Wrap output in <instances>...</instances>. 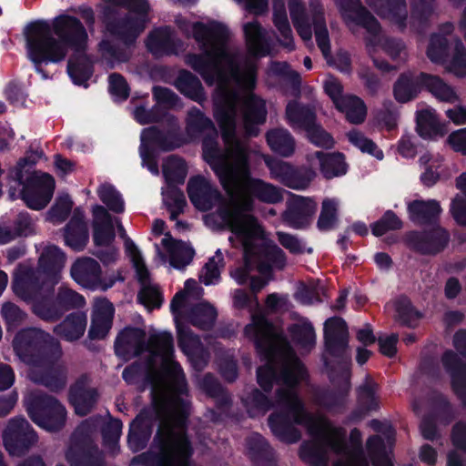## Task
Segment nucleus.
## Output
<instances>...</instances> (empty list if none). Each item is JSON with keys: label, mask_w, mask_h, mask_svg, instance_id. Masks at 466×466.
Instances as JSON below:
<instances>
[{"label": "nucleus", "mask_w": 466, "mask_h": 466, "mask_svg": "<svg viewBox=\"0 0 466 466\" xmlns=\"http://www.w3.org/2000/svg\"><path fill=\"white\" fill-rule=\"evenodd\" d=\"M148 345L153 350L152 353L161 358L166 373L186 385L185 374L181 365L174 360L175 349L174 338L171 332L162 331L151 334L148 339Z\"/></svg>", "instance_id": "412c9836"}, {"label": "nucleus", "mask_w": 466, "mask_h": 466, "mask_svg": "<svg viewBox=\"0 0 466 466\" xmlns=\"http://www.w3.org/2000/svg\"><path fill=\"white\" fill-rule=\"evenodd\" d=\"M3 441L9 454L22 456L37 441V435L25 418L15 417L9 420Z\"/></svg>", "instance_id": "a211bd4d"}, {"label": "nucleus", "mask_w": 466, "mask_h": 466, "mask_svg": "<svg viewBox=\"0 0 466 466\" xmlns=\"http://www.w3.org/2000/svg\"><path fill=\"white\" fill-rule=\"evenodd\" d=\"M266 140L270 149L281 157H289L295 151V139L289 131L285 128H275L268 131Z\"/></svg>", "instance_id": "c03bdc74"}, {"label": "nucleus", "mask_w": 466, "mask_h": 466, "mask_svg": "<svg viewBox=\"0 0 466 466\" xmlns=\"http://www.w3.org/2000/svg\"><path fill=\"white\" fill-rule=\"evenodd\" d=\"M319 421V430L311 432L308 426H305L309 433L316 439L311 441H304L299 450V456L304 462L310 466H327L328 449L339 453L344 448L341 440L345 431L339 427H333L330 422L323 417H315Z\"/></svg>", "instance_id": "9d476101"}, {"label": "nucleus", "mask_w": 466, "mask_h": 466, "mask_svg": "<svg viewBox=\"0 0 466 466\" xmlns=\"http://www.w3.org/2000/svg\"><path fill=\"white\" fill-rule=\"evenodd\" d=\"M334 389H326L316 393V402L329 412H341L350 390V372L329 371Z\"/></svg>", "instance_id": "aec40b11"}, {"label": "nucleus", "mask_w": 466, "mask_h": 466, "mask_svg": "<svg viewBox=\"0 0 466 466\" xmlns=\"http://www.w3.org/2000/svg\"><path fill=\"white\" fill-rule=\"evenodd\" d=\"M229 154L232 163H228L219 153L217 142L212 138H205L203 141V154L209 164L220 185L227 192L231 191L238 178V172L242 165L238 160V154H242L246 159L249 157L248 147L236 137Z\"/></svg>", "instance_id": "9b49d317"}, {"label": "nucleus", "mask_w": 466, "mask_h": 466, "mask_svg": "<svg viewBox=\"0 0 466 466\" xmlns=\"http://www.w3.org/2000/svg\"><path fill=\"white\" fill-rule=\"evenodd\" d=\"M266 164L272 178L295 190L307 188L316 177V172L305 166L295 167L279 159L266 160Z\"/></svg>", "instance_id": "6ab92c4d"}, {"label": "nucleus", "mask_w": 466, "mask_h": 466, "mask_svg": "<svg viewBox=\"0 0 466 466\" xmlns=\"http://www.w3.org/2000/svg\"><path fill=\"white\" fill-rule=\"evenodd\" d=\"M141 142L159 151L171 152L188 144L190 140L181 130L177 119L170 116L167 128H160L157 126L144 128L141 133Z\"/></svg>", "instance_id": "dca6fc26"}, {"label": "nucleus", "mask_w": 466, "mask_h": 466, "mask_svg": "<svg viewBox=\"0 0 466 466\" xmlns=\"http://www.w3.org/2000/svg\"><path fill=\"white\" fill-rule=\"evenodd\" d=\"M25 48L35 71L47 78L43 65L59 64L66 58L68 49L83 52L87 49L88 35L83 23L76 16L61 14L46 20L29 23L25 30Z\"/></svg>", "instance_id": "f257e3e1"}, {"label": "nucleus", "mask_w": 466, "mask_h": 466, "mask_svg": "<svg viewBox=\"0 0 466 466\" xmlns=\"http://www.w3.org/2000/svg\"><path fill=\"white\" fill-rule=\"evenodd\" d=\"M267 394L254 388L242 399V403L250 418L265 415L273 408L277 410L276 400H272Z\"/></svg>", "instance_id": "37998d69"}, {"label": "nucleus", "mask_w": 466, "mask_h": 466, "mask_svg": "<svg viewBox=\"0 0 466 466\" xmlns=\"http://www.w3.org/2000/svg\"><path fill=\"white\" fill-rule=\"evenodd\" d=\"M13 291L24 300H32L42 292L53 293L48 284L38 270L27 268L15 273L12 282Z\"/></svg>", "instance_id": "5701e85b"}, {"label": "nucleus", "mask_w": 466, "mask_h": 466, "mask_svg": "<svg viewBox=\"0 0 466 466\" xmlns=\"http://www.w3.org/2000/svg\"><path fill=\"white\" fill-rule=\"evenodd\" d=\"M54 293L55 291L51 294L42 292L41 297L33 305L34 313L41 319L49 322H55L64 315Z\"/></svg>", "instance_id": "49530a36"}, {"label": "nucleus", "mask_w": 466, "mask_h": 466, "mask_svg": "<svg viewBox=\"0 0 466 466\" xmlns=\"http://www.w3.org/2000/svg\"><path fill=\"white\" fill-rule=\"evenodd\" d=\"M286 116L292 127L305 132L317 123L315 108L310 105H305L296 100L288 103Z\"/></svg>", "instance_id": "58836bf2"}, {"label": "nucleus", "mask_w": 466, "mask_h": 466, "mask_svg": "<svg viewBox=\"0 0 466 466\" xmlns=\"http://www.w3.org/2000/svg\"><path fill=\"white\" fill-rule=\"evenodd\" d=\"M451 234L441 224L430 226L420 230H410L403 236L404 245L421 256H437L449 246Z\"/></svg>", "instance_id": "4468645a"}, {"label": "nucleus", "mask_w": 466, "mask_h": 466, "mask_svg": "<svg viewBox=\"0 0 466 466\" xmlns=\"http://www.w3.org/2000/svg\"><path fill=\"white\" fill-rule=\"evenodd\" d=\"M429 59L436 64H443L449 57V41L440 34H432L426 51Z\"/></svg>", "instance_id": "0e129e2a"}, {"label": "nucleus", "mask_w": 466, "mask_h": 466, "mask_svg": "<svg viewBox=\"0 0 466 466\" xmlns=\"http://www.w3.org/2000/svg\"><path fill=\"white\" fill-rule=\"evenodd\" d=\"M66 71L75 85L88 87L87 82L94 74V65L86 51L73 52L67 61Z\"/></svg>", "instance_id": "f704fd0d"}, {"label": "nucleus", "mask_w": 466, "mask_h": 466, "mask_svg": "<svg viewBox=\"0 0 466 466\" xmlns=\"http://www.w3.org/2000/svg\"><path fill=\"white\" fill-rule=\"evenodd\" d=\"M163 247L169 252L171 256L170 263L175 268H179V265L177 264V257L185 252L187 258H183L179 259L180 265L188 264L193 258L194 250L192 248H187L186 243L181 239L173 238L170 232H167L165 234V238L161 241Z\"/></svg>", "instance_id": "052dcab7"}, {"label": "nucleus", "mask_w": 466, "mask_h": 466, "mask_svg": "<svg viewBox=\"0 0 466 466\" xmlns=\"http://www.w3.org/2000/svg\"><path fill=\"white\" fill-rule=\"evenodd\" d=\"M192 29L194 39L201 46L205 54L188 55L187 63L208 84H212L214 74L219 70L220 63L230 57L227 48L230 38L229 29L225 24L216 20L208 24L196 22Z\"/></svg>", "instance_id": "39448f33"}, {"label": "nucleus", "mask_w": 466, "mask_h": 466, "mask_svg": "<svg viewBox=\"0 0 466 466\" xmlns=\"http://www.w3.org/2000/svg\"><path fill=\"white\" fill-rule=\"evenodd\" d=\"M279 372V387L276 390L277 410L268 418L273 435L285 443H296L301 439L297 425L308 426L309 431H319V421L309 413L297 391L301 381L308 380L309 373L304 363L297 357L285 361Z\"/></svg>", "instance_id": "f03ea898"}, {"label": "nucleus", "mask_w": 466, "mask_h": 466, "mask_svg": "<svg viewBox=\"0 0 466 466\" xmlns=\"http://www.w3.org/2000/svg\"><path fill=\"white\" fill-rule=\"evenodd\" d=\"M89 233L87 226L66 225L64 228L65 244L74 251H82L88 243Z\"/></svg>", "instance_id": "e2e57ef3"}, {"label": "nucleus", "mask_w": 466, "mask_h": 466, "mask_svg": "<svg viewBox=\"0 0 466 466\" xmlns=\"http://www.w3.org/2000/svg\"><path fill=\"white\" fill-rule=\"evenodd\" d=\"M416 131L424 139L443 137L446 134L444 126L439 121L436 114L429 109L417 111Z\"/></svg>", "instance_id": "79ce46f5"}, {"label": "nucleus", "mask_w": 466, "mask_h": 466, "mask_svg": "<svg viewBox=\"0 0 466 466\" xmlns=\"http://www.w3.org/2000/svg\"><path fill=\"white\" fill-rule=\"evenodd\" d=\"M100 200L114 213L121 214L125 211V202L121 194L111 184H103L97 190Z\"/></svg>", "instance_id": "338daca9"}, {"label": "nucleus", "mask_w": 466, "mask_h": 466, "mask_svg": "<svg viewBox=\"0 0 466 466\" xmlns=\"http://www.w3.org/2000/svg\"><path fill=\"white\" fill-rule=\"evenodd\" d=\"M333 2L344 22L361 26L373 35L380 33L381 26L378 19L360 0H333Z\"/></svg>", "instance_id": "4be33fe9"}, {"label": "nucleus", "mask_w": 466, "mask_h": 466, "mask_svg": "<svg viewBox=\"0 0 466 466\" xmlns=\"http://www.w3.org/2000/svg\"><path fill=\"white\" fill-rule=\"evenodd\" d=\"M70 273L72 279L83 288L96 290L101 286V267L92 258L76 259L71 267Z\"/></svg>", "instance_id": "2f4dec72"}, {"label": "nucleus", "mask_w": 466, "mask_h": 466, "mask_svg": "<svg viewBox=\"0 0 466 466\" xmlns=\"http://www.w3.org/2000/svg\"><path fill=\"white\" fill-rule=\"evenodd\" d=\"M70 466H104V459L99 454L96 446L89 448H70L66 454Z\"/></svg>", "instance_id": "a18cd8bd"}, {"label": "nucleus", "mask_w": 466, "mask_h": 466, "mask_svg": "<svg viewBox=\"0 0 466 466\" xmlns=\"http://www.w3.org/2000/svg\"><path fill=\"white\" fill-rule=\"evenodd\" d=\"M397 321L404 327L414 329L418 326L421 317L420 313L415 309L410 299L402 296L395 303Z\"/></svg>", "instance_id": "bf43d9fd"}, {"label": "nucleus", "mask_w": 466, "mask_h": 466, "mask_svg": "<svg viewBox=\"0 0 466 466\" xmlns=\"http://www.w3.org/2000/svg\"><path fill=\"white\" fill-rule=\"evenodd\" d=\"M335 107L344 113L346 119L351 124L360 125L365 121L367 106L364 101L355 95H347Z\"/></svg>", "instance_id": "3c124183"}, {"label": "nucleus", "mask_w": 466, "mask_h": 466, "mask_svg": "<svg viewBox=\"0 0 466 466\" xmlns=\"http://www.w3.org/2000/svg\"><path fill=\"white\" fill-rule=\"evenodd\" d=\"M435 0H411L410 18L412 24L424 29L434 11Z\"/></svg>", "instance_id": "69168bd1"}, {"label": "nucleus", "mask_w": 466, "mask_h": 466, "mask_svg": "<svg viewBox=\"0 0 466 466\" xmlns=\"http://www.w3.org/2000/svg\"><path fill=\"white\" fill-rule=\"evenodd\" d=\"M422 89L441 102L454 104L460 100L453 87L442 78L425 72L416 76L411 72L401 73L393 84L392 91L396 101L403 104L415 99Z\"/></svg>", "instance_id": "6e6552de"}, {"label": "nucleus", "mask_w": 466, "mask_h": 466, "mask_svg": "<svg viewBox=\"0 0 466 466\" xmlns=\"http://www.w3.org/2000/svg\"><path fill=\"white\" fill-rule=\"evenodd\" d=\"M115 307L111 301L103 298L96 302L88 330L90 339H104L113 325Z\"/></svg>", "instance_id": "7c9ffc66"}, {"label": "nucleus", "mask_w": 466, "mask_h": 466, "mask_svg": "<svg viewBox=\"0 0 466 466\" xmlns=\"http://www.w3.org/2000/svg\"><path fill=\"white\" fill-rule=\"evenodd\" d=\"M162 172L168 187L182 185L187 175V162L181 157L171 155L163 164Z\"/></svg>", "instance_id": "09e8293b"}, {"label": "nucleus", "mask_w": 466, "mask_h": 466, "mask_svg": "<svg viewBox=\"0 0 466 466\" xmlns=\"http://www.w3.org/2000/svg\"><path fill=\"white\" fill-rule=\"evenodd\" d=\"M441 363L451 378L452 391L466 408V362L456 352L447 350L441 356Z\"/></svg>", "instance_id": "a878e982"}, {"label": "nucleus", "mask_w": 466, "mask_h": 466, "mask_svg": "<svg viewBox=\"0 0 466 466\" xmlns=\"http://www.w3.org/2000/svg\"><path fill=\"white\" fill-rule=\"evenodd\" d=\"M347 137L350 143L362 153H367L379 160L383 158V151L378 147L374 141L366 137L362 132L352 129L347 133Z\"/></svg>", "instance_id": "774afa93"}, {"label": "nucleus", "mask_w": 466, "mask_h": 466, "mask_svg": "<svg viewBox=\"0 0 466 466\" xmlns=\"http://www.w3.org/2000/svg\"><path fill=\"white\" fill-rule=\"evenodd\" d=\"M35 164L36 157L25 156L8 168L5 178L8 183L15 184L10 186V190H15V186H22L20 197L27 208L41 210L52 199L56 183L51 175L32 171Z\"/></svg>", "instance_id": "423d86ee"}, {"label": "nucleus", "mask_w": 466, "mask_h": 466, "mask_svg": "<svg viewBox=\"0 0 466 466\" xmlns=\"http://www.w3.org/2000/svg\"><path fill=\"white\" fill-rule=\"evenodd\" d=\"M25 405L32 421L48 431H58L66 424V410L53 396L32 393L25 400Z\"/></svg>", "instance_id": "ddd939ff"}, {"label": "nucleus", "mask_w": 466, "mask_h": 466, "mask_svg": "<svg viewBox=\"0 0 466 466\" xmlns=\"http://www.w3.org/2000/svg\"><path fill=\"white\" fill-rule=\"evenodd\" d=\"M86 323L87 319L85 313L72 312L54 328V333L66 341H76L84 335Z\"/></svg>", "instance_id": "e433bc0d"}, {"label": "nucleus", "mask_w": 466, "mask_h": 466, "mask_svg": "<svg viewBox=\"0 0 466 466\" xmlns=\"http://www.w3.org/2000/svg\"><path fill=\"white\" fill-rule=\"evenodd\" d=\"M316 211L317 204L313 199L298 196L288 202L282 220L291 228L306 229L310 226Z\"/></svg>", "instance_id": "b1692460"}, {"label": "nucleus", "mask_w": 466, "mask_h": 466, "mask_svg": "<svg viewBox=\"0 0 466 466\" xmlns=\"http://www.w3.org/2000/svg\"><path fill=\"white\" fill-rule=\"evenodd\" d=\"M315 157L319 160L320 173L328 180L342 177L348 172L349 165L341 152L316 151Z\"/></svg>", "instance_id": "c9c22d12"}, {"label": "nucleus", "mask_w": 466, "mask_h": 466, "mask_svg": "<svg viewBox=\"0 0 466 466\" xmlns=\"http://www.w3.org/2000/svg\"><path fill=\"white\" fill-rule=\"evenodd\" d=\"M243 32L248 52L256 57L270 56L273 43L267 30L258 21L244 25Z\"/></svg>", "instance_id": "473e14b6"}, {"label": "nucleus", "mask_w": 466, "mask_h": 466, "mask_svg": "<svg viewBox=\"0 0 466 466\" xmlns=\"http://www.w3.org/2000/svg\"><path fill=\"white\" fill-rule=\"evenodd\" d=\"M158 452L146 451L134 457L132 465L177 466L187 462L194 453L191 441L186 433H177L169 424H160L153 439Z\"/></svg>", "instance_id": "0eeeda50"}, {"label": "nucleus", "mask_w": 466, "mask_h": 466, "mask_svg": "<svg viewBox=\"0 0 466 466\" xmlns=\"http://www.w3.org/2000/svg\"><path fill=\"white\" fill-rule=\"evenodd\" d=\"M216 309L207 302H200L194 305L188 311L189 322L196 328L202 330H210L217 319Z\"/></svg>", "instance_id": "de8ad7c7"}, {"label": "nucleus", "mask_w": 466, "mask_h": 466, "mask_svg": "<svg viewBox=\"0 0 466 466\" xmlns=\"http://www.w3.org/2000/svg\"><path fill=\"white\" fill-rule=\"evenodd\" d=\"M239 104L248 135L257 137L258 126L266 122L268 111L264 99L254 93L242 97L238 90L227 86H218L214 98V117L224 139L236 137V118Z\"/></svg>", "instance_id": "20e7f679"}, {"label": "nucleus", "mask_w": 466, "mask_h": 466, "mask_svg": "<svg viewBox=\"0 0 466 466\" xmlns=\"http://www.w3.org/2000/svg\"><path fill=\"white\" fill-rule=\"evenodd\" d=\"M324 346L326 353L333 360L323 358L329 371L350 372V358L348 354L349 330L346 321L341 317L329 318L324 323Z\"/></svg>", "instance_id": "f8f14e48"}, {"label": "nucleus", "mask_w": 466, "mask_h": 466, "mask_svg": "<svg viewBox=\"0 0 466 466\" xmlns=\"http://www.w3.org/2000/svg\"><path fill=\"white\" fill-rule=\"evenodd\" d=\"M442 208L436 199H414L407 204L410 221L418 226L440 224Z\"/></svg>", "instance_id": "c756f323"}, {"label": "nucleus", "mask_w": 466, "mask_h": 466, "mask_svg": "<svg viewBox=\"0 0 466 466\" xmlns=\"http://www.w3.org/2000/svg\"><path fill=\"white\" fill-rule=\"evenodd\" d=\"M215 130L212 120L199 108L193 106L187 111L186 117V136L190 140L206 131Z\"/></svg>", "instance_id": "8fccbe9b"}, {"label": "nucleus", "mask_w": 466, "mask_h": 466, "mask_svg": "<svg viewBox=\"0 0 466 466\" xmlns=\"http://www.w3.org/2000/svg\"><path fill=\"white\" fill-rule=\"evenodd\" d=\"M339 222V202L335 198H325L321 203L317 228L320 232L334 229Z\"/></svg>", "instance_id": "13d9d810"}, {"label": "nucleus", "mask_w": 466, "mask_h": 466, "mask_svg": "<svg viewBox=\"0 0 466 466\" xmlns=\"http://www.w3.org/2000/svg\"><path fill=\"white\" fill-rule=\"evenodd\" d=\"M404 226L401 218L392 210H386L382 216L370 224V230L375 237H382L389 231L400 230Z\"/></svg>", "instance_id": "680f3d73"}, {"label": "nucleus", "mask_w": 466, "mask_h": 466, "mask_svg": "<svg viewBox=\"0 0 466 466\" xmlns=\"http://www.w3.org/2000/svg\"><path fill=\"white\" fill-rule=\"evenodd\" d=\"M96 388L86 386L85 375L78 378L68 390V401L74 408L75 413L80 417L86 416L95 408L98 400Z\"/></svg>", "instance_id": "c85d7f7f"}, {"label": "nucleus", "mask_w": 466, "mask_h": 466, "mask_svg": "<svg viewBox=\"0 0 466 466\" xmlns=\"http://www.w3.org/2000/svg\"><path fill=\"white\" fill-rule=\"evenodd\" d=\"M174 86L180 94L197 103L201 104L207 98L204 86L199 78L187 69L178 71Z\"/></svg>", "instance_id": "4c0bfd02"}, {"label": "nucleus", "mask_w": 466, "mask_h": 466, "mask_svg": "<svg viewBox=\"0 0 466 466\" xmlns=\"http://www.w3.org/2000/svg\"><path fill=\"white\" fill-rule=\"evenodd\" d=\"M390 19L403 32L407 27V6L405 0H384L379 13Z\"/></svg>", "instance_id": "864d4df0"}, {"label": "nucleus", "mask_w": 466, "mask_h": 466, "mask_svg": "<svg viewBox=\"0 0 466 466\" xmlns=\"http://www.w3.org/2000/svg\"><path fill=\"white\" fill-rule=\"evenodd\" d=\"M249 458L257 466H270L274 461V451L268 441L260 434L255 433L247 439Z\"/></svg>", "instance_id": "a19ab883"}, {"label": "nucleus", "mask_w": 466, "mask_h": 466, "mask_svg": "<svg viewBox=\"0 0 466 466\" xmlns=\"http://www.w3.org/2000/svg\"><path fill=\"white\" fill-rule=\"evenodd\" d=\"M177 344L181 351L191 359H200L203 350L198 337L187 326L177 325Z\"/></svg>", "instance_id": "4d7b16f0"}, {"label": "nucleus", "mask_w": 466, "mask_h": 466, "mask_svg": "<svg viewBox=\"0 0 466 466\" xmlns=\"http://www.w3.org/2000/svg\"><path fill=\"white\" fill-rule=\"evenodd\" d=\"M152 435V424L149 414L146 410L140 411L129 425L127 445L133 452L144 450Z\"/></svg>", "instance_id": "72a5a7b5"}, {"label": "nucleus", "mask_w": 466, "mask_h": 466, "mask_svg": "<svg viewBox=\"0 0 466 466\" xmlns=\"http://www.w3.org/2000/svg\"><path fill=\"white\" fill-rule=\"evenodd\" d=\"M65 262L66 254L55 245L47 246L39 257L37 270L46 280L49 290H55L60 281Z\"/></svg>", "instance_id": "cd10ccee"}, {"label": "nucleus", "mask_w": 466, "mask_h": 466, "mask_svg": "<svg viewBox=\"0 0 466 466\" xmlns=\"http://www.w3.org/2000/svg\"><path fill=\"white\" fill-rule=\"evenodd\" d=\"M14 350L35 365H52L62 356L59 341L39 329L20 330L13 341Z\"/></svg>", "instance_id": "1a4fd4ad"}, {"label": "nucleus", "mask_w": 466, "mask_h": 466, "mask_svg": "<svg viewBox=\"0 0 466 466\" xmlns=\"http://www.w3.org/2000/svg\"><path fill=\"white\" fill-rule=\"evenodd\" d=\"M273 24L281 35L283 39H278L279 44L287 48L289 51L295 49V43L292 35V30L288 19L285 6L282 5L279 7H275L273 11Z\"/></svg>", "instance_id": "6e6d98bb"}, {"label": "nucleus", "mask_w": 466, "mask_h": 466, "mask_svg": "<svg viewBox=\"0 0 466 466\" xmlns=\"http://www.w3.org/2000/svg\"><path fill=\"white\" fill-rule=\"evenodd\" d=\"M275 327L263 312H257L251 315V319L244 328L245 338L250 340L255 347L258 356L269 360L273 358Z\"/></svg>", "instance_id": "f3484780"}, {"label": "nucleus", "mask_w": 466, "mask_h": 466, "mask_svg": "<svg viewBox=\"0 0 466 466\" xmlns=\"http://www.w3.org/2000/svg\"><path fill=\"white\" fill-rule=\"evenodd\" d=\"M270 71L273 76L280 77L290 86L291 94L298 97L301 93V76L299 72L293 70L286 61H272Z\"/></svg>", "instance_id": "603ef678"}, {"label": "nucleus", "mask_w": 466, "mask_h": 466, "mask_svg": "<svg viewBox=\"0 0 466 466\" xmlns=\"http://www.w3.org/2000/svg\"><path fill=\"white\" fill-rule=\"evenodd\" d=\"M187 192L192 205L200 211L210 210L221 198L219 191L201 175L189 178Z\"/></svg>", "instance_id": "393cba45"}, {"label": "nucleus", "mask_w": 466, "mask_h": 466, "mask_svg": "<svg viewBox=\"0 0 466 466\" xmlns=\"http://www.w3.org/2000/svg\"><path fill=\"white\" fill-rule=\"evenodd\" d=\"M146 46L148 52L156 56L176 54V44L170 27L162 26L150 32Z\"/></svg>", "instance_id": "ea45409f"}, {"label": "nucleus", "mask_w": 466, "mask_h": 466, "mask_svg": "<svg viewBox=\"0 0 466 466\" xmlns=\"http://www.w3.org/2000/svg\"><path fill=\"white\" fill-rule=\"evenodd\" d=\"M114 350L117 357L125 360L139 356L146 350V331L141 328L125 327L115 339Z\"/></svg>", "instance_id": "bb28decb"}, {"label": "nucleus", "mask_w": 466, "mask_h": 466, "mask_svg": "<svg viewBox=\"0 0 466 466\" xmlns=\"http://www.w3.org/2000/svg\"><path fill=\"white\" fill-rule=\"evenodd\" d=\"M101 15L106 30L127 47L135 46L146 27V19L135 17L131 14L118 17L117 9L111 5H105Z\"/></svg>", "instance_id": "2eb2a0df"}, {"label": "nucleus", "mask_w": 466, "mask_h": 466, "mask_svg": "<svg viewBox=\"0 0 466 466\" xmlns=\"http://www.w3.org/2000/svg\"><path fill=\"white\" fill-rule=\"evenodd\" d=\"M238 160L242 167L238 172V178L231 190L238 189L242 185L244 191L238 198L237 208L234 211H224L222 218L229 225L233 233L238 236H248L252 229L258 227V219L253 215L243 214L242 211L253 210L254 198L262 203L277 204L283 200V195L279 187L261 178L251 177L249 157L246 159L242 154H238Z\"/></svg>", "instance_id": "7ed1b4c3"}, {"label": "nucleus", "mask_w": 466, "mask_h": 466, "mask_svg": "<svg viewBox=\"0 0 466 466\" xmlns=\"http://www.w3.org/2000/svg\"><path fill=\"white\" fill-rule=\"evenodd\" d=\"M288 332L291 340L300 348L310 350L316 344L315 329L309 321L290 324Z\"/></svg>", "instance_id": "5fc2aeb1"}]
</instances>
